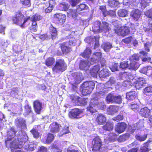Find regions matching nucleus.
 Masks as SVG:
<instances>
[{
    "instance_id": "obj_18",
    "label": "nucleus",
    "mask_w": 152,
    "mask_h": 152,
    "mask_svg": "<svg viewBox=\"0 0 152 152\" xmlns=\"http://www.w3.org/2000/svg\"><path fill=\"white\" fill-rule=\"evenodd\" d=\"M33 107L35 112L38 114H40L42 108V103L38 100L34 102Z\"/></svg>"
},
{
    "instance_id": "obj_13",
    "label": "nucleus",
    "mask_w": 152,
    "mask_h": 152,
    "mask_svg": "<svg viewBox=\"0 0 152 152\" xmlns=\"http://www.w3.org/2000/svg\"><path fill=\"white\" fill-rule=\"evenodd\" d=\"M115 82L116 81L115 78L113 77H111L109 80L106 83L104 86L105 87H107V88H105V89L103 90V92L104 93V94L107 93L108 89H109L110 88H111L110 86L115 84Z\"/></svg>"
},
{
    "instance_id": "obj_19",
    "label": "nucleus",
    "mask_w": 152,
    "mask_h": 152,
    "mask_svg": "<svg viewBox=\"0 0 152 152\" xmlns=\"http://www.w3.org/2000/svg\"><path fill=\"white\" fill-rule=\"evenodd\" d=\"M137 93L134 91H130L126 94V98L128 101L134 100L137 97Z\"/></svg>"
},
{
    "instance_id": "obj_43",
    "label": "nucleus",
    "mask_w": 152,
    "mask_h": 152,
    "mask_svg": "<svg viewBox=\"0 0 152 152\" xmlns=\"http://www.w3.org/2000/svg\"><path fill=\"white\" fill-rule=\"evenodd\" d=\"M18 88H13L12 89L10 94L13 97H17L18 96Z\"/></svg>"
},
{
    "instance_id": "obj_37",
    "label": "nucleus",
    "mask_w": 152,
    "mask_h": 152,
    "mask_svg": "<svg viewBox=\"0 0 152 152\" xmlns=\"http://www.w3.org/2000/svg\"><path fill=\"white\" fill-rule=\"evenodd\" d=\"M118 15L120 17H126L127 15L128 11L124 9H120L118 10Z\"/></svg>"
},
{
    "instance_id": "obj_54",
    "label": "nucleus",
    "mask_w": 152,
    "mask_h": 152,
    "mask_svg": "<svg viewBox=\"0 0 152 152\" xmlns=\"http://www.w3.org/2000/svg\"><path fill=\"white\" fill-rule=\"evenodd\" d=\"M114 102L120 104L122 102V98L121 96L115 95L114 99Z\"/></svg>"
},
{
    "instance_id": "obj_52",
    "label": "nucleus",
    "mask_w": 152,
    "mask_h": 152,
    "mask_svg": "<svg viewBox=\"0 0 152 152\" xmlns=\"http://www.w3.org/2000/svg\"><path fill=\"white\" fill-rule=\"evenodd\" d=\"M139 55L134 54L130 57V61H139Z\"/></svg>"
},
{
    "instance_id": "obj_21",
    "label": "nucleus",
    "mask_w": 152,
    "mask_h": 152,
    "mask_svg": "<svg viewBox=\"0 0 152 152\" xmlns=\"http://www.w3.org/2000/svg\"><path fill=\"white\" fill-rule=\"evenodd\" d=\"M141 13L140 10H133L131 13V15L134 19L136 20H137L140 18Z\"/></svg>"
},
{
    "instance_id": "obj_30",
    "label": "nucleus",
    "mask_w": 152,
    "mask_h": 152,
    "mask_svg": "<svg viewBox=\"0 0 152 152\" xmlns=\"http://www.w3.org/2000/svg\"><path fill=\"white\" fill-rule=\"evenodd\" d=\"M114 124L113 123L109 121L103 126V129L108 131H112L113 128Z\"/></svg>"
},
{
    "instance_id": "obj_46",
    "label": "nucleus",
    "mask_w": 152,
    "mask_h": 152,
    "mask_svg": "<svg viewBox=\"0 0 152 152\" xmlns=\"http://www.w3.org/2000/svg\"><path fill=\"white\" fill-rule=\"evenodd\" d=\"M115 95H114L111 94H109L106 97V100L108 103L114 102V99Z\"/></svg>"
},
{
    "instance_id": "obj_38",
    "label": "nucleus",
    "mask_w": 152,
    "mask_h": 152,
    "mask_svg": "<svg viewBox=\"0 0 152 152\" xmlns=\"http://www.w3.org/2000/svg\"><path fill=\"white\" fill-rule=\"evenodd\" d=\"M54 62L55 59L52 57L48 58L45 61V64L48 66H52Z\"/></svg>"
},
{
    "instance_id": "obj_25",
    "label": "nucleus",
    "mask_w": 152,
    "mask_h": 152,
    "mask_svg": "<svg viewBox=\"0 0 152 152\" xmlns=\"http://www.w3.org/2000/svg\"><path fill=\"white\" fill-rule=\"evenodd\" d=\"M99 67L100 66L97 65L94 66L90 70V73L93 77H96L97 74L99 70Z\"/></svg>"
},
{
    "instance_id": "obj_27",
    "label": "nucleus",
    "mask_w": 152,
    "mask_h": 152,
    "mask_svg": "<svg viewBox=\"0 0 152 152\" xmlns=\"http://www.w3.org/2000/svg\"><path fill=\"white\" fill-rule=\"evenodd\" d=\"M67 15L68 17H73L75 18L76 16H77L78 14H80L79 12L77 10H69L67 12Z\"/></svg>"
},
{
    "instance_id": "obj_62",
    "label": "nucleus",
    "mask_w": 152,
    "mask_h": 152,
    "mask_svg": "<svg viewBox=\"0 0 152 152\" xmlns=\"http://www.w3.org/2000/svg\"><path fill=\"white\" fill-rule=\"evenodd\" d=\"M132 39V37H129L122 40V41L126 44H129Z\"/></svg>"
},
{
    "instance_id": "obj_56",
    "label": "nucleus",
    "mask_w": 152,
    "mask_h": 152,
    "mask_svg": "<svg viewBox=\"0 0 152 152\" xmlns=\"http://www.w3.org/2000/svg\"><path fill=\"white\" fill-rule=\"evenodd\" d=\"M129 137V135L125 134L120 136L118 140L120 142H124L127 140Z\"/></svg>"
},
{
    "instance_id": "obj_20",
    "label": "nucleus",
    "mask_w": 152,
    "mask_h": 152,
    "mask_svg": "<svg viewBox=\"0 0 152 152\" xmlns=\"http://www.w3.org/2000/svg\"><path fill=\"white\" fill-rule=\"evenodd\" d=\"M54 17L61 24L64 23L66 19V16L61 13H56L55 14Z\"/></svg>"
},
{
    "instance_id": "obj_16",
    "label": "nucleus",
    "mask_w": 152,
    "mask_h": 152,
    "mask_svg": "<svg viewBox=\"0 0 152 152\" xmlns=\"http://www.w3.org/2000/svg\"><path fill=\"white\" fill-rule=\"evenodd\" d=\"M60 124L56 122H53L50 125V129L51 132L53 133L58 132L61 128Z\"/></svg>"
},
{
    "instance_id": "obj_10",
    "label": "nucleus",
    "mask_w": 152,
    "mask_h": 152,
    "mask_svg": "<svg viewBox=\"0 0 152 152\" xmlns=\"http://www.w3.org/2000/svg\"><path fill=\"white\" fill-rule=\"evenodd\" d=\"M15 125L18 128L22 129H25L26 128V125L25 120L21 117H18L15 121Z\"/></svg>"
},
{
    "instance_id": "obj_64",
    "label": "nucleus",
    "mask_w": 152,
    "mask_h": 152,
    "mask_svg": "<svg viewBox=\"0 0 152 152\" xmlns=\"http://www.w3.org/2000/svg\"><path fill=\"white\" fill-rule=\"evenodd\" d=\"M119 66V65L118 64L115 63L110 68V69L112 72H115L118 70V68Z\"/></svg>"
},
{
    "instance_id": "obj_44",
    "label": "nucleus",
    "mask_w": 152,
    "mask_h": 152,
    "mask_svg": "<svg viewBox=\"0 0 152 152\" xmlns=\"http://www.w3.org/2000/svg\"><path fill=\"white\" fill-rule=\"evenodd\" d=\"M147 136V134H145L143 135H136L135 136V137L137 140L140 142H142L144 141L146 139Z\"/></svg>"
},
{
    "instance_id": "obj_50",
    "label": "nucleus",
    "mask_w": 152,
    "mask_h": 152,
    "mask_svg": "<svg viewBox=\"0 0 152 152\" xmlns=\"http://www.w3.org/2000/svg\"><path fill=\"white\" fill-rule=\"evenodd\" d=\"M129 107L135 112H137L139 109V106L136 104H131Z\"/></svg>"
},
{
    "instance_id": "obj_8",
    "label": "nucleus",
    "mask_w": 152,
    "mask_h": 152,
    "mask_svg": "<svg viewBox=\"0 0 152 152\" xmlns=\"http://www.w3.org/2000/svg\"><path fill=\"white\" fill-rule=\"evenodd\" d=\"M69 115V117L72 118H79L83 116L82 110L78 108L72 109Z\"/></svg>"
},
{
    "instance_id": "obj_34",
    "label": "nucleus",
    "mask_w": 152,
    "mask_h": 152,
    "mask_svg": "<svg viewBox=\"0 0 152 152\" xmlns=\"http://www.w3.org/2000/svg\"><path fill=\"white\" fill-rule=\"evenodd\" d=\"M91 50L88 48H87L84 52L81 54V56L85 58H88L91 53Z\"/></svg>"
},
{
    "instance_id": "obj_60",
    "label": "nucleus",
    "mask_w": 152,
    "mask_h": 152,
    "mask_svg": "<svg viewBox=\"0 0 152 152\" xmlns=\"http://www.w3.org/2000/svg\"><path fill=\"white\" fill-rule=\"evenodd\" d=\"M33 136L36 138H37L39 137V134L38 132L35 129H33L31 131Z\"/></svg>"
},
{
    "instance_id": "obj_23",
    "label": "nucleus",
    "mask_w": 152,
    "mask_h": 152,
    "mask_svg": "<svg viewBox=\"0 0 152 152\" xmlns=\"http://www.w3.org/2000/svg\"><path fill=\"white\" fill-rule=\"evenodd\" d=\"M99 77L101 78L107 77L110 75L109 71L106 69H103L100 71L99 73Z\"/></svg>"
},
{
    "instance_id": "obj_33",
    "label": "nucleus",
    "mask_w": 152,
    "mask_h": 152,
    "mask_svg": "<svg viewBox=\"0 0 152 152\" xmlns=\"http://www.w3.org/2000/svg\"><path fill=\"white\" fill-rule=\"evenodd\" d=\"M115 106H110L107 109V113L108 114L113 115L117 112V109Z\"/></svg>"
},
{
    "instance_id": "obj_31",
    "label": "nucleus",
    "mask_w": 152,
    "mask_h": 152,
    "mask_svg": "<svg viewBox=\"0 0 152 152\" xmlns=\"http://www.w3.org/2000/svg\"><path fill=\"white\" fill-rule=\"evenodd\" d=\"M54 137L53 134L49 133L47 138H45V140H42V142L44 143L49 144L53 140Z\"/></svg>"
},
{
    "instance_id": "obj_14",
    "label": "nucleus",
    "mask_w": 152,
    "mask_h": 152,
    "mask_svg": "<svg viewBox=\"0 0 152 152\" xmlns=\"http://www.w3.org/2000/svg\"><path fill=\"white\" fill-rule=\"evenodd\" d=\"M139 113L142 116L147 118L152 113V109L150 110L147 107H145L141 109Z\"/></svg>"
},
{
    "instance_id": "obj_12",
    "label": "nucleus",
    "mask_w": 152,
    "mask_h": 152,
    "mask_svg": "<svg viewBox=\"0 0 152 152\" xmlns=\"http://www.w3.org/2000/svg\"><path fill=\"white\" fill-rule=\"evenodd\" d=\"M72 76L74 80V81L73 82V83L75 84L79 83L83 79L82 73L80 72L73 73L72 74Z\"/></svg>"
},
{
    "instance_id": "obj_29",
    "label": "nucleus",
    "mask_w": 152,
    "mask_h": 152,
    "mask_svg": "<svg viewBox=\"0 0 152 152\" xmlns=\"http://www.w3.org/2000/svg\"><path fill=\"white\" fill-rule=\"evenodd\" d=\"M108 25V23L106 22H103L101 26L100 27V32H106L109 31L110 28L109 27Z\"/></svg>"
},
{
    "instance_id": "obj_15",
    "label": "nucleus",
    "mask_w": 152,
    "mask_h": 152,
    "mask_svg": "<svg viewBox=\"0 0 152 152\" xmlns=\"http://www.w3.org/2000/svg\"><path fill=\"white\" fill-rule=\"evenodd\" d=\"M90 59L87 60L81 61L79 64V67L81 69L86 70L88 69L90 65Z\"/></svg>"
},
{
    "instance_id": "obj_36",
    "label": "nucleus",
    "mask_w": 152,
    "mask_h": 152,
    "mask_svg": "<svg viewBox=\"0 0 152 152\" xmlns=\"http://www.w3.org/2000/svg\"><path fill=\"white\" fill-rule=\"evenodd\" d=\"M50 32L53 40L55 39L57 35L56 29L51 25L50 27Z\"/></svg>"
},
{
    "instance_id": "obj_51",
    "label": "nucleus",
    "mask_w": 152,
    "mask_h": 152,
    "mask_svg": "<svg viewBox=\"0 0 152 152\" xmlns=\"http://www.w3.org/2000/svg\"><path fill=\"white\" fill-rule=\"evenodd\" d=\"M117 135L115 133H111L109 135L108 139L109 141L111 142H114L116 138Z\"/></svg>"
},
{
    "instance_id": "obj_22",
    "label": "nucleus",
    "mask_w": 152,
    "mask_h": 152,
    "mask_svg": "<svg viewBox=\"0 0 152 152\" xmlns=\"http://www.w3.org/2000/svg\"><path fill=\"white\" fill-rule=\"evenodd\" d=\"M100 22L99 21H96L94 24V25L92 27L93 31L95 33L100 32Z\"/></svg>"
},
{
    "instance_id": "obj_4",
    "label": "nucleus",
    "mask_w": 152,
    "mask_h": 152,
    "mask_svg": "<svg viewBox=\"0 0 152 152\" xmlns=\"http://www.w3.org/2000/svg\"><path fill=\"white\" fill-rule=\"evenodd\" d=\"M67 65L64 60L61 58L57 59L56 64L53 68L54 72L60 73L64 71L66 69Z\"/></svg>"
},
{
    "instance_id": "obj_47",
    "label": "nucleus",
    "mask_w": 152,
    "mask_h": 152,
    "mask_svg": "<svg viewBox=\"0 0 152 152\" xmlns=\"http://www.w3.org/2000/svg\"><path fill=\"white\" fill-rule=\"evenodd\" d=\"M25 112L24 115H27L31 112V107L29 105H26L25 106Z\"/></svg>"
},
{
    "instance_id": "obj_40",
    "label": "nucleus",
    "mask_w": 152,
    "mask_h": 152,
    "mask_svg": "<svg viewBox=\"0 0 152 152\" xmlns=\"http://www.w3.org/2000/svg\"><path fill=\"white\" fill-rule=\"evenodd\" d=\"M76 103H77V105L81 106L86 105V100L79 97Z\"/></svg>"
},
{
    "instance_id": "obj_63",
    "label": "nucleus",
    "mask_w": 152,
    "mask_h": 152,
    "mask_svg": "<svg viewBox=\"0 0 152 152\" xmlns=\"http://www.w3.org/2000/svg\"><path fill=\"white\" fill-rule=\"evenodd\" d=\"M144 93L147 94V93L152 92V87L149 86L145 88L144 90Z\"/></svg>"
},
{
    "instance_id": "obj_11",
    "label": "nucleus",
    "mask_w": 152,
    "mask_h": 152,
    "mask_svg": "<svg viewBox=\"0 0 152 152\" xmlns=\"http://www.w3.org/2000/svg\"><path fill=\"white\" fill-rule=\"evenodd\" d=\"M28 140L23 143V148L26 150L27 151H33L36 149L37 146V145L38 143L37 142H34L32 143L29 144L28 142H27Z\"/></svg>"
},
{
    "instance_id": "obj_24",
    "label": "nucleus",
    "mask_w": 152,
    "mask_h": 152,
    "mask_svg": "<svg viewBox=\"0 0 152 152\" xmlns=\"http://www.w3.org/2000/svg\"><path fill=\"white\" fill-rule=\"evenodd\" d=\"M61 49L63 53H66L69 52L71 49L67 43L63 42L62 43L61 45Z\"/></svg>"
},
{
    "instance_id": "obj_6",
    "label": "nucleus",
    "mask_w": 152,
    "mask_h": 152,
    "mask_svg": "<svg viewBox=\"0 0 152 152\" xmlns=\"http://www.w3.org/2000/svg\"><path fill=\"white\" fill-rule=\"evenodd\" d=\"M95 83L92 81H86L83 83L82 93L84 96L90 94L94 87Z\"/></svg>"
},
{
    "instance_id": "obj_57",
    "label": "nucleus",
    "mask_w": 152,
    "mask_h": 152,
    "mask_svg": "<svg viewBox=\"0 0 152 152\" xmlns=\"http://www.w3.org/2000/svg\"><path fill=\"white\" fill-rule=\"evenodd\" d=\"M77 41L74 38H70L69 41L65 42L66 43H67L68 45L69 46H75L76 45V42Z\"/></svg>"
},
{
    "instance_id": "obj_61",
    "label": "nucleus",
    "mask_w": 152,
    "mask_h": 152,
    "mask_svg": "<svg viewBox=\"0 0 152 152\" xmlns=\"http://www.w3.org/2000/svg\"><path fill=\"white\" fill-rule=\"evenodd\" d=\"M137 80L140 83V84L142 86L146 83L147 80L145 78L143 77L139 78Z\"/></svg>"
},
{
    "instance_id": "obj_49",
    "label": "nucleus",
    "mask_w": 152,
    "mask_h": 152,
    "mask_svg": "<svg viewBox=\"0 0 152 152\" xmlns=\"http://www.w3.org/2000/svg\"><path fill=\"white\" fill-rule=\"evenodd\" d=\"M88 8V7L85 4H81L78 5L77 7V9L79 11L80 10H87Z\"/></svg>"
},
{
    "instance_id": "obj_5",
    "label": "nucleus",
    "mask_w": 152,
    "mask_h": 152,
    "mask_svg": "<svg viewBox=\"0 0 152 152\" xmlns=\"http://www.w3.org/2000/svg\"><path fill=\"white\" fill-rule=\"evenodd\" d=\"M113 25L115 26H118V28L115 30V33L118 35H121L122 36H126L129 33L130 30L129 28L127 26H119L120 22L118 21L115 20L113 22Z\"/></svg>"
},
{
    "instance_id": "obj_55",
    "label": "nucleus",
    "mask_w": 152,
    "mask_h": 152,
    "mask_svg": "<svg viewBox=\"0 0 152 152\" xmlns=\"http://www.w3.org/2000/svg\"><path fill=\"white\" fill-rule=\"evenodd\" d=\"M123 85L127 88H130L132 85L130 80H124L123 83Z\"/></svg>"
},
{
    "instance_id": "obj_35",
    "label": "nucleus",
    "mask_w": 152,
    "mask_h": 152,
    "mask_svg": "<svg viewBox=\"0 0 152 152\" xmlns=\"http://www.w3.org/2000/svg\"><path fill=\"white\" fill-rule=\"evenodd\" d=\"M102 47L105 51H108L112 47V45L109 42H104L102 45Z\"/></svg>"
},
{
    "instance_id": "obj_2",
    "label": "nucleus",
    "mask_w": 152,
    "mask_h": 152,
    "mask_svg": "<svg viewBox=\"0 0 152 152\" xmlns=\"http://www.w3.org/2000/svg\"><path fill=\"white\" fill-rule=\"evenodd\" d=\"M24 16L21 12H17L16 16L12 18V20L14 23L19 26L21 28L25 27V24L30 20L33 22H36L41 20L42 17L38 14L33 15L31 18L29 16H27L23 19Z\"/></svg>"
},
{
    "instance_id": "obj_28",
    "label": "nucleus",
    "mask_w": 152,
    "mask_h": 152,
    "mask_svg": "<svg viewBox=\"0 0 152 152\" xmlns=\"http://www.w3.org/2000/svg\"><path fill=\"white\" fill-rule=\"evenodd\" d=\"M129 65V69L136 70L137 69L140 65V64L137 61H130Z\"/></svg>"
},
{
    "instance_id": "obj_42",
    "label": "nucleus",
    "mask_w": 152,
    "mask_h": 152,
    "mask_svg": "<svg viewBox=\"0 0 152 152\" xmlns=\"http://www.w3.org/2000/svg\"><path fill=\"white\" fill-rule=\"evenodd\" d=\"M131 74L127 72H124L122 74V79L126 80H130L131 79Z\"/></svg>"
},
{
    "instance_id": "obj_17",
    "label": "nucleus",
    "mask_w": 152,
    "mask_h": 152,
    "mask_svg": "<svg viewBox=\"0 0 152 152\" xmlns=\"http://www.w3.org/2000/svg\"><path fill=\"white\" fill-rule=\"evenodd\" d=\"M126 127V124L124 122L118 123L115 128V131L119 133L123 132Z\"/></svg>"
},
{
    "instance_id": "obj_7",
    "label": "nucleus",
    "mask_w": 152,
    "mask_h": 152,
    "mask_svg": "<svg viewBox=\"0 0 152 152\" xmlns=\"http://www.w3.org/2000/svg\"><path fill=\"white\" fill-rule=\"evenodd\" d=\"M92 150L96 151L99 150L102 145L101 139L99 137H95L92 142Z\"/></svg>"
},
{
    "instance_id": "obj_48",
    "label": "nucleus",
    "mask_w": 152,
    "mask_h": 152,
    "mask_svg": "<svg viewBox=\"0 0 152 152\" xmlns=\"http://www.w3.org/2000/svg\"><path fill=\"white\" fill-rule=\"evenodd\" d=\"M20 2L24 6L29 7L31 5V0H20Z\"/></svg>"
},
{
    "instance_id": "obj_41",
    "label": "nucleus",
    "mask_w": 152,
    "mask_h": 152,
    "mask_svg": "<svg viewBox=\"0 0 152 152\" xmlns=\"http://www.w3.org/2000/svg\"><path fill=\"white\" fill-rule=\"evenodd\" d=\"M150 0H141L140 4L141 7L142 9H144L148 5Z\"/></svg>"
},
{
    "instance_id": "obj_32",
    "label": "nucleus",
    "mask_w": 152,
    "mask_h": 152,
    "mask_svg": "<svg viewBox=\"0 0 152 152\" xmlns=\"http://www.w3.org/2000/svg\"><path fill=\"white\" fill-rule=\"evenodd\" d=\"M69 7V5L63 2L60 4L58 7V9L60 10L66 11Z\"/></svg>"
},
{
    "instance_id": "obj_26",
    "label": "nucleus",
    "mask_w": 152,
    "mask_h": 152,
    "mask_svg": "<svg viewBox=\"0 0 152 152\" xmlns=\"http://www.w3.org/2000/svg\"><path fill=\"white\" fill-rule=\"evenodd\" d=\"M106 119L105 116L103 114H98L96 118L97 122L99 124H102L106 121Z\"/></svg>"
},
{
    "instance_id": "obj_45",
    "label": "nucleus",
    "mask_w": 152,
    "mask_h": 152,
    "mask_svg": "<svg viewBox=\"0 0 152 152\" xmlns=\"http://www.w3.org/2000/svg\"><path fill=\"white\" fill-rule=\"evenodd\" d=\"M51 2L52 1H49L48 3L47 4L49 6L45 10V13H49L52 11V10L53 9V5L51 4Z\"/></svg>"
},
{
    "instance_id": "obj_59",
    "label": "nucleus",
    "mask_w": 152,
    "mask_h": 152,
    "mask_svg": "<svg viewBox=\"0 0 152 152\" xmlns=\"http://www.w3.org/2000/svg\"><path fill=\"white\" fill-rule=\"evenodd\" d=\"M144 14L148 17L152 18V8L145 12Z\"/></svg>"
},
{
    "instance_id": "obj_39",
    "label": "nucleus",
    "mask_w": 152,
    "mask_h": 152,
    "mask_svg": "<svg viewBox=\"0 0 152 152\" xmlns=\"http://www.w3.org/2000/svg\"><path fill=\"white\" fill-rule=\"evenodd\" d=\"M58 146V144L57 142H55L51 146V149L53 151L61 152V150L59 149Z\"/></svg>"
},
{
    "instance_id": "obj_1",
    "label": "nucleus",
    "mask_w": 152,
    "mask_h": 152,
    "mask_svg": "<svg viewBox=\"0 0 152 152\" xmlns=\"http://www.w3.org/2000/svg\"><path fill=\"white\" fill-rule=\"evenodd\" d=\"M15 131L13 127H10L7 131V137L5 141L6 147L8 148H20L23 147V143L28 139L26 132L21 130L16 136L17 139L11 141L15 136Z\"/></svg>"
},
{
    "instance_id": "obj_9",
    "label": "nucleus",
    "mask_w": 152,
    "mask_h": 152,
    "mask_svg": "<svg viewBox=\"0 0 152 152\" xmlns=\"http://www.w3.org/2000/svg\"><path fill=\"white\" fill-rule=\"evenodd\" d=\"M102 54L100 52L94 53L92 57L90 59V63L91 64H93L94 63L99 61L102 58Z\"/></svg>"
},
{
    "instance_id": "obj_53",
    "label": "nucleus",
    "mask_w": 152,
    "mask_h": 152,
    "mask_svg": "<svg viewBox=\"0 0 152 152\" xmlns=\"http://www.w3.org/2000/svg\"><path fill=\"white\" fill-rule=\"evenodd\" d=\"M120 68L123 69H124L127 68H129V65L127 61H124L122 62L120 65Z\"/></svg>"
},
{
    "instance_id": "obj_58",
    "label": "nucleus",
    "mask_w": 152,
    "mask_h": 152,
    "mask_svg": "<svg viewBox=\"0 0 152 152\" xmlns=\"http://www.w3.org/2000/svg\"><path fill=\"white\" fill-rule=\"evenodd\" d=\"M118 2L115 0H109L108 1V5L111 7H114L116 6Z\"/></svg>"
},
{
    "instance_id": "obj_3",
    "label": "nucleus",
    "mask_w": 152,
    "mask_h": 152,
    "mask_svg": "<svg viewBox=\"0 0 152 152\" xmlns=\"http://www.w3.org/2000/svg\"><path fill=\"white\" fill-rule=\"evenodd\" d=\"M104 107L105 106L104 102H101L97 97H95L91 99L89 106L87 108V111L93 113L96 111V108L103 110Z\"/></svg>"
}]
</instances>
